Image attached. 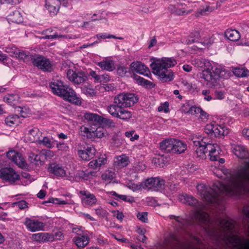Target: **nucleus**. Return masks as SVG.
I'll use <instances>...</instances> for the list:
<instances>
[{"label":"nucleus","instance_id":"62","mask_svg":"<svg viewBox=\"0 0 249 249\" xmlns=\"http://www.w3.org/2000/svg\"><path fill=\"white\" fill-rule=\"evenodd\" d=\"M214 42V39L213 37H208L207 39H205L203 42V44L205 45H206V46H209L211 44H212V43H213Z\"/></svg>","mask_w":249,"mask_h":249},{"label":"nucleus","instance_id":"51","mask_svg":"<svg viewBox=\"0 0 249 249\" xmlns=\"http://www.w3.org/2000/svg\"><path fill=\"white\" fill-rule=\"evenodd\" d=\"M15 204L21 210L24 209L28 207V203L24 200L19 201Z\"/></svg>","mask_w":249,"mask_h":249},{"label":"nucleus","instance_id":"4","mask_svg":"<svg viewBox=\"0 0 249 249\" xmlns=\"http://www.w3.org/2000/svg\"><path fill=\"white\" fill-rule=\"evenodd\" d=\"M50 87L53 93L64 100L76 105L81 104L80 98L77 97L74 90L61 81L54 80L50 83Z\"/></svg>","mask_w":249,"mask_h":249},{"label":"nucleus","instance_id":"61","mask_svg":"<svg viewBox=\"0 0 249 249\" xmlns=\"http://www.w3.org/2000/svg\"><path fill=\"white\" fill-rule=\"evenodd\" d=\"M114 216L118 219L121 221L123 220L124 217V214L122 212H120L119 211L114 212Z\"/></svg>","mask_w":249,"mask_h":249},{"label":"nucleus","instance_id":"14","mask_svg":"<svg viewBox=\"0 0 249 249\" xmlns=\"http://www.w3.org/2000/svg\"><path fill=\"white\" fill-rule=\"evenodd\" d=\"M24 224L27 229L32 232L43 230L45 226L43 223L28 217L26 218Z\"/></svg>","mask_w":249,"mask_h":249},{"label":"nucleus","instance_id":"38","mask_svg":"<svg viewBox=\"0 0 249 249\" xmlns=\"http://www.w3.org/2000/svg\"><path fill=\"white\" fill-rule=\"evenodd\" d=\"M28 160L31 163H33L36 165L41 164L40 156L33 153L31 152L29 153Z\"/></svg>","mask_w":249,"mask_h":249},{"label":"nucleus","instance_id":"19","mask_svg":"<svg viewBox=\"0 0 249 249\" xmlns=\"http://www.w3.org/2000/svg\"><path fill=\"white\" fill-rule=\"evenodd\" d=\"M192 64L201 72L204 71H208L211 69V63L210 61L203 58H195L192 60Z\"/></svg>","mask_w":249,"mask_h":249},{"label":"nucleus","instance_id":"46","mask_svg":"<svg viewBox=\"0 0 249 249\" xmlns=\"http://www.w3.org/2000/svg\"><path fill=\"white\" fill-rule=\"evenodd\" d=\"M200 111H201V108L194 106L190 107L189 110L187 111V113L192 115H195L199 114Z\"/></svg>","mask_w":249,"mask_h":249},{"label":"nucleus","instance_id":"63","mask_svg":"<svg viewBox=\"0 0 249 249\" xmlns=\"http://www.w3.org/2000/svg\"><path fill=\"white\" fill-rule=\"evenodd\" d=\"M242 134L244 139L249 140V129H243L242 130Z\"/></svg>","mask_w":249,"mask_h":249},{"label":"nucleus","instance_id":"1","mask_svg":"<svg viewBox=\"0 0 249 249\" xmlns=\"http://www.w3.org/2000/svg\"><path fill=\"white\" fill-rule=\"evenodd\" d=\"M225 182H215L213 187L199 184L196 188L201 196L208 202L215 205L222 204L224 195L239 196L245 188H249V160L245 161L232 173L224 174Z\"/></svg>","mask_w":249,"mask_h":249},{"label":"nucleus","instance_id":"52","mask_svg":"<svg viewBox=\"0 0 249 249\" xmlns=\"http://www.w3.org/2000/svg\"><path fill=\"white\" fill-rule=\"evenodd\" d=\"M169 104L168 103L165 102L163 105L160 106L158 107L159 111H164V112H168L169 111Z\"/></svg>","mask_w":249,"mask_h":249},{"label":"nucleus","instance_id":"45","mask_svg":"<svg viewBox=\"0 0 249 249\" xmlns=\"http://www.w3.org/2000/svg\"><path fill=\"white\" fill-rule=\"evenodd\" d=\"M147 215L148 213L147 212L138 213L137 214V217L142 222L147 223L148 222Z\"/></svg>","mask_w":249,"mask_h":249},{"label":"nucleus","instance_id":"6","mask_svg":"<svg viewBox=\"0 0 249 249\" xmlns=\"http://www.w3.org/2000/svg\"><path fill=\"white\" fill-rule=\"evenodd\" d=\"M224 72L225 70L221 66H212L211 65L210 70L204 71L203 72L200 73V77L207 82V85L212 87L217 79L224 76L223 73Z\"/></svg>","mask_w":249,"mask_h":249},{"label":"nucleus","instance_id":"64","mask_svg":"<svg viewBox=\"0 0 249 249\" xmlns=\"http://www.w3.org/2000/svg\"><path fill=\"white\" fill-rule=\"evenodd\" d=\"M101 79H100L99 82H105L106 83L109 80V77L107 74L100 75Z\"/></svg>","mask_w":249,"mask_h":249},{"label":"nucleus","instance_id":"54","mask_svg":"<svg viewBox=\"0 0 249 249\" xmlns=\"http://www.w3.org/2000/svg\"><path fill=\"white\" fill-rule=\"evenodd\" d=\"M54 141H38L39 144L44 145L48 148H51L53 144H54Z\"/></svg>","mask_w":249,"mask_h":249},{"label":"nucleus","instance_id":"40","mask_svg":"<svg viewBox=\"0 0 249 249\" xmlns=\"http://www.w3.org/2000/svg\"><path fill=\"white\" fill-rule=\"evenodd\" d=\"M114 174L111 171H107L102 174V178L103 180L110 182L114 178Z\"/></svg>","mask_w":249,"mask_h":249},{"label":"nucleus","instance_id":"11","mask_svg":"<svg viewBox=\"0 0 249 249\" xmlns=\"http://www.w3.org/2000/svg\"><path fill=\"white\" fill-rule=\"evenodd\" d=\"M0 178L3 180L13 183L19 179V176L11 167H4L0 170Z\"/></svg>","mask_w":249,"mask_h":249},{"label":"nucleus","instance_id":"36","mask_svg":"<svg viewBox=\"0 0 249 249\" xmlns=\"http://www.w3.org/2000/svg\"><path fill=\"white\" fill-rule=\"evenodd\" d=\"M19 117L17 115H11L5 118V124L10 126L17 125L19 123Z\"/></svg>","mask_w":249,"mask_h":249},{"label":"nucleus","instance_id":"9","mask_svg":"<svg viewBox=\"0 0 249 249\" xmlns=\"http://www.w3.org/2000/svg\"><path fill=\"white\" fill-rule=\"evenodd\" d=\"M205 131L212 138L213 137L218 139H223V137L227 136L229 132L227 128L218 125L214 122L207 124Z\"/></svg>","mask_w":249,"mask_h":249},{"label":"nucleus","instance_id":"10","mask_svg":"<svg viewBox=\"0 0 249 249\" xmlns=\"http://www.w3.org/2000/svg\"><path fill=\"white\" fill-rule=\"evenodd\" d=\"M33 65L44 71H53V63L49 59L41 55H36L33 60Z\"/></svg>","mask_w":249,"mask_h":249},{"label":"nucleus","instance_id":"42","mask_svg":"<svg viewBox=\"0 0 249 249\" xmlns=\"http://www.w3.org/2000/svg\"><path fill=\"white\" fill-rule=\"evenodd\" d=\"M96 37L98 39H99L100 38L106 39V38H111L118 39L120 40H122L123 39V38L122 37H116L115 36L109 35V34H107V33L97 34L96 35Z\"/></svg>","mask_w":249,"mask_h":249},{"label":"nucleus","instance_id":"41","mask_svg":"<svg viewBox=\"0 0 249 249\" xmlns=\"http://www.w3.org/2000/svg\"><path fill=\"white\" fill-rule=\"evenodd\" d=\"M95 211L96 214L102 218L106 217L108 214L107 211L101 206L95 209Z\"/></svg>","mask_w":249,"mask_h":249},{"label":"nucleus","instance_id":"49","mask_svg":"<svg viewBox=\"0 0 249 249\" xmlns=\"http://www.w3.org/2000/svg\"><path fill=\"white\" fill-rule=\"evenodd\" d=\"M224 92L222 91L216 90L214 93V99L222 100L224 98Z\"/></svg>","mask_w":249,"mask_h":249},{"label":"nucleus","instance_id":"60","mask_svg":"<svg viewBox=\"0 0 249 249\" xmlns=\"http://www.w3.org/2000/svg\"><path fill=\"white\" fill-rule=\"evenodd\" d=\"M90 75L92 76V77H93L96 81L98 82H100V79H101L100 75L97 74L96 71H91L90 72Z\"/></svg>","mask_w":249,"mask_h":249},{"label":"nucleus","instance_id":"33","mask_svg":"<svg viewBox=\"0 0 249 249\" xmlns=\"http://www.w3.org/2000/svg\"><path fill=\"white\" fill-rule=\"evenodd\" d=\"M134 78L139 84L141 85L146 88H152L155 86V85L153 82L146 80L140 76L135 75L134 76Z\"/></svg>","mask_w":249,"mask_h":249},{"label":"nucleus","instance_id":"56","mask_svg":"<svg viewBox=\"0 0 249 249\" xmlns=\"http://www.w3.org/2000/svg\"><path fill=\"white\" fill-rule=\"evenodd\" d=\"M47 202H51L53 203H55L58 204H68V202L66 201H61L59 200V199L58 198H52L51 200H49V201L46 202V203Z\"/></svg>","mask_w":249,"mask_h":249},{"label":"nucleus","instance_id":"26","mask_svg":"<svg viewBox=\"0 0 249 249\" xmlns=\"http://www.w3.org/2000/svg\"><path fill=\"white\" fill-rule=\"evenodd\" d=\"M76 246L81 249L87 246L89 242V238L87 235H79L72 239Z\"/></svg>","mask_w":249,"mask_h":249},{"label":"nucleus","instance_id":"31","mask_svg":"<svg viewBox=\"0 0 249 249\" xmlns=\"http://www.w3.org/2000/svg\"><path fill=\"white\" fill-rule=\"evenodd\" d=\"M129 159L124 155L116 157L114 161V165L118 168L126 166L129 163Z\"/></svg>","mask_w":249,"mask_h":249},{"label":"nucleus","instance_id":"15","mask_svg":"<svg viewBox=\"0 0 249 249\" xmlns=\"http://www.w3.org/2000/svg\"><path fill=\"white\" fill-rule=\"evenodd\" d=\"M48 170L50 173L58 177L63 178L68 177L64 167L61 164L52 163L50 164Z\"/></svg>","mask_w":249,"mask_h":249},{"label":"nucleus","instance_id":"24","mask_svg":"<svg viewBox=\"0 0 249 249\" xmlns=\"http://www.w3.org/2000/svg\"><path fill=\"white\" fill-rule=\"evenodd\" d=\"M167 244L173 249H180L183 247V245L178 236L174 233L170 234Z\"/></svg>","mask_w":249,"mask_h":249},{"label":"nucleus","instance_id":"5","mask_svg":"<svg viewBox=\"0 0 249 249\" xmlns=\"http://www.w3.org/2000/svg\"><path fill=\"white\" fill-rule=\"evenodd\" d=\"M193 143L198 158L205 159L206 153L209 152V156L212 161H216L219 159L220 149L217 144L206 142L205 141H193Z\"/></svg>","mask_w":249,"mask_h":249},{"label":"nucleus","instance_id":"47","mask_svg":"<svg viewBox=\"0 0 249 249\" xmlns=\"http://www.w3.org/2000/svg\"><path fill=\"white\" fill-rule=\"evenodd\" d=\"M117 73L121 76H124L127 71V68L124 66H119L117 68Z\"/></svg>","mask_w":249,"mask_h":249},{"label":"nucleus","instance_id":"59","mask_svg":"<svg viewBox=\"0 0 249 249\" xmlns=\"http://www.w3.org/2000/svg\"><path fill=\"white\" fill-rule=\"evenodd\" d=\"M21 0H0L1 3H6L11 4H16L20 2Z\"/></svg>","mask_w":249,"mask_h":249},{"label":"nucleus","instance_id":"13","mask_svg":"<svg viewBox=\"0 0 249 249\" xmlns=\"http://www.w3.org/2000/svg\"><path fill=\"white\" fill-rule=\"evenodd\" d=\"M83 117L89 123L90 126L93 127L98 125L102 123H106V121H109L112 123L111 120H107L101 116L93 113L86 112L84 114Z\"/></svg>","mask_w":249,"mask_h":249},{"label":"nucleus","instance_id":"16","mask_svg":"<svg viewBox=\"0 0 249 249\" xmlns=\"http://www.w3.org/2000/svg\"><path fill=\"white\" fill-rule=\"evenodd\" d=\"M164 184V180L159 178H154L147 179L145 182V187L148 189L155 191L160 189Z\"/></svg>","mask_w":249,"mask_h":249},{"label":"nucleus","instance_id":"55","mask_svg":"<svg viewBox=\"0 0 249 249\" xmlns=\"http://www.w3.org/2000/svg\"><path fill=\"white\" fill-rule=\"evenodd\" d=\"M98 162H99V164L100 167H101L103 165H105L107 162V158L105 155L103 157H99L97 160Z\"/></svg>","mask_w":249,"mask_h":249},{"label":"nucleus","instance_id":"25","mask_svg":"<svg viewBox=\"0 0 249 249\" xmlns=\"http://www.w3.org/2000/svg\"><path fill=\"white\" fill-rule=\"evenodd\" d=\"M61 3L58 0H46V7L52 15H55L59 10V6Z\"/></svg>","mask_w":249,"mask_h":249},{"label":"nucleus","instance_id":"30","mask_svg":"<svg viewBox=\"0 0 249 249\" xmlns=\"http://www.w3.org/2000/svg\"><path fill=\"white\" fill-rule=\"evenodd\" d=\"M225 36L230 41H236L240 38L239 32L235 29H228L225 32Z\"/></svg>","mask_w":249,"mask_h":249},{"label":"nucleus","instance_id":"27","mask_svg":"<svg viewBox=\"0 0 249 249\" xmlns=\"http://www.w3.org/2000/svg\"><path fill=\"white\" fill-rule=\"evenodd\" d=\"M234 154L240 159H247L248 156V151L247 148L241 145H236L232 147Z\"/></svg>","mask_w":249,"mask_h":249},{"label":"nucleus","instance_id":"28","mask_svg":"<svg viewBox=\"0 0 249 249\" xmlns=\"http://www.w3.org/2000/svg\"><path fill=\"white\" fill-rule=\"evenodd\" d=\"M32 237L34 240L39 242L52 241L54 240L53 235L49 233H38L34 234L32 235Z\"/></svg>","mask_w":249,"mask_h":249},{"label":"nucleus","instance_id":"7","mask_svg":"<svg viewBox=\"0 0 249 249\" xmlns=\"http://www.w3.org/2000/svg\"><path fill=\"white\" fill-rule=\"evenodd\" d=\"M160 148L166 153L180 154L187 149V145L183 141H161Z\"/></svg>","mask_w":249,"mask_h":249},{"label":"nucleus","instance_id":"53","mask_svg":"<svg viewBox=\"0 0 249 249\" xmlns=\"http://www.w3.org/2000/svg\"><path fill=\"white\" fill-rule=\"evenodd\" d=\"M199 114L200 115L198 118L199 119L201 120V121L203 122L206 121L209 116V115L202 109L201 111H200Z\"/></svg>","mask_w":249,"mask_h":249},{"label":"nucleus","instance_id":"35","mask_svg":"<svg viewBox=\"0 0 249 249\" xmlns=\"http://www.w3.org/2000/svg\"><path fill=\"white\" fill-rule=\"evenodd\" d=\"M19 97L17 94H8L3 98L4 102L9 103L10 105H15L18 102Z\"/></svg>","mask_w":249,"mask_h":249},{"label":"nucleus","instance_id":"21","mask_svg":"<svg viewBox=\"0 0 249 249\" xmlns=\"http://www.w3.org/2000/svg\"><path fill=\"white\" fill-rule=\"evenodd\" d=\"M14 52L15 56L18 57L19 59L23 60L24 62L28 63L29 62H32L33 63V60L35 58V56L31 54L29 52H26L23 51H21L19 49H15Z\"/></svg>","mask_w":249,"mask_h":249},{"label":"nucleus","instance_id":"48","mask_svg":"<svg viewBox=\"0 0 249 249\" xmlns=\"http://www.w3.org/2000/svg\"><path fill=\"white\" fill-rule=\"evenodd\" d=\"M212 11L210 6H207L205 8H201L198 9V13L201 15H206Z\"/></svg>","mask_w":249,"mask_h":249},{"label":"nucleus","instance_id":"57","mask_svg":"<svg viewBox=\"0 0 249 249\" xmlns=\"http://www.w3.org/2000/svg\"><path fill=\"white\" fill-rule=\"evenodd\" d=\"M98 161L97 160H93L89 163V166L93 169H96L98 167H100L99 164H98Z\"/></svg>","mask_w":249,"mask_h":249},{"label":"nucleus","instance_id":"22","mask_svg":"<svg viewBox=\"0 0 249 249\" xmlns=\"http://www.w3.org/2000/svg\"><path fill=\"white\" fill-rule=\"evenodd\" d=\"M42 34L44 35V36L41 37L42 39H54L58 38L61 40L67 38L66 35H58L56 32H53V30L51 28L43 31L42 32Z\"/></svg>","mask_w":249,"mask_h":249},{"label":"nucleus","instance_id":"32","mask_svg":"<svg viewBox=\"0 0 249 249\" xmlns=\"http://www.w3.org/2000/svg\"><path fill=\"white\" fill-rule=\"evenodd\" d=\"M27 135L30 140H40L41 133L37 128L34 127L28 130Z\"/></svg>","mask_w":249,"mask_h":249},{"label":"nucleus","instance_id":"43","mask_svg":"<svg viewBox=\"0 0 249 249\" xmlns=\"http://www.w3.org/2000/svg\"><path fill=\"white\" fill-rule=\"evenodd\" d=\"M82 91L87 96H93L96 94V91L90 87H85L83 88Z\"/></svg>","mask_w":249,"mask_h":249},{"label":"nucleus","instance_id":"23","mask_svg":"<svg viewBox=\"0 0 249 249\" xmlns=\"http://www.w3.org/2000/svg\"><path fill=\"white\" fill-rule=\"evenodd\" d=\"M7 157L20 167H25L26 165L25 161L23 159L21 156H19L15 151L8 152L7 153Z\"/></svg>","mask_w":249,"mask_h":249},{"label":"nucleus","instance_id":"34","mask_svg":"<svg viewBox=\"0 0 249 249\" xmlns=\"http://www.w3.org/2000/svg\"><path fill=\"white\" fill-rule=\"evenodd\" d=\"M9 19L12 22L19 24L23 21V18L21 13L18 11H15L9 15Z\"/></svg>","mask_w":249,"mask_h":249},{"label":"nucleus","instance_id":"44","mask_svg":"<svg viewBox=\"0 0 249 249\" xmlns=\"http://www.w3.org/2000/svg\"><path fill=\"white\" fill-rule=\"evenodd\" d=\"M111 194L114 196H117L120 199L123 200L124 201L132 202L133 201V198H128L127 196L125 195H120L117 194L115 192H111Z\"/></svg>","mask_w":249,"mask_h":249},{"label":"nucleus","instance_id":"12","mask_svg":"<svg viewBox=\"0 0 249 249\" xmlns=\"http://www.w3.org/2000/svg\"><path fill=\"white\" fill-rule=\"evenodd\" d=\"M67 75L69 80L75 84H80L87 78L85 73L82 71H73L69 69L67 71Z\"/></svg>","mask_w":249,"mask_h":249},{"label":"nucleus","instance_id":"29","mask_svg":"<svg viewBox=\"0 0 249 249\" xmlns=\"http://www.w3.org/2000/svg\"><path fill=\"white\" fill-rule=\"evenodd\" d=\"M97 65L102 70L109 71H112L115 69L114 62L112 60H103L98 62Z\"/></svg>","mask_w":249,"mask_h":249},{"label":"nucleus","instance_id":"2","mask_svg":"<svg viewBox=\"0 0 249 249\" xmlns=\"http://www.w3.org/2000/svg\"><path fill=\"white\" fill-rule=\"evenodd\" d=\"M138 97L133 93H122L116 96L113 104L107 107V110L110 115L120 119L126 120L132 116L130 111L124 107L134 105L138 101Z\"/></svg>","mask_w":249,"mask_h":249},{"label":"nucleus","instance_id":"50","mask_svg":"<svg viewBox=\"0 0 249 249\" xmlns=\"http://www.w3.org/2000/svg\"><path fill=\"white\" fill-rule=\"evenodd\" d=\"M202 94L204 96V99L207 101H210L212 99V97L210 95V91L209 90H203Z\"/></svg>","mask_w":249,"mask_h":249},{"label":"nucleus","instance_id":"18","mask_svg":"<svg viewBox=\"0 0 249 249\" xmlns=\"http://www.w3.org/2000/svg\"><path fill=\"white\" fill-rule=\"evenodd\" d=\"M132 71H136L141 74L150 77L151 75L149 69L141 62H133L130 65Z\"/></svg>","mask_w":249,"mask_h":249},{"label":"nucleus","instance_id":"58","mask_svg":"<svg viewBox=\"0 0 249 249\" xmlns=\"http://www.w3.org/2000/svg\"><path fill=\"white\" fill-rule=\"evenodd\" d=\"M56 147L59 150H67L68 147L64 142H59L56 143Z\"/></svg>","mask_w":249,"mask_h":249},{"label":"nucleus","instance_id":"37","mask_svg":"<svg viewBox=\"0 0 249 249\" xmlns=\"http://www.w3.org/2000/svg\"><path fill=\"white\" fill-rule=\"evenodd\" d=\"M200 33L198 31H195L191 33L186 40V42L187 44H191L198 42L200 40Z\"/></svg>","mask_w":249,"mask_h":249},{"label":"nucleus","instance_id":"20","mask_svg":"<svg viewBox=\"0 0 249 249\" xmlns=\"http://www.w3.org/2000/svg\"><path fill=\"white\" fill-rule=\"evenodd\" d=\"M80 194L84 196L81 198L82 202L84 205L92 206L96 203L97 199L93 194L85 190L80 191Z\"/></svg>","mask_w":249,"mask_h":249},{"label":"nucleus","instance_id":"17","mask_svg":"<svg viewBox=\"0 0 249 249\" xmlns=\"http://www.w3.org/2000/svg\"><path fill=\"white\" fill-rule=\"evenodd\" d=\"M96 153L95 148L92 146L84 147V149L78 150V154L81 159L89 161L92 159Z\"/></svg>","mask_w":249,"mask_h":249},{"label":"nucleus","instance_id":"3","mask_svg":"<svg viewBox=\"0 0 249 249\" xmlns=\"http://www.w3.org/2000/svg\"><path fill=\"white\" fill-rule=\"evenodd\" d=\"M177 64L173 57H163L155 59L150 64L153 73L158 75L163 82L172 81L174 79L173 72L168 68Z\"/></svg>","mask_w":249,"mask_h":249},{"label":"nucleus","instance_id":"39","mask_svg":"<svg viewBox=\"0 0 249 249\" xmlns=\"http://www.w3.org/2000/svg\"><path fill=\"white\" fill-rule=\"evenodd\" d=\"M233 73L238 77H245L249 75V71L244 69L235 68L233 70Z\"/></svg>","mask_w":249,"mask_h":249},{"label":"nucleus","instance_id":"8","mask_svg":"<svg viewBox=\"0 0 249 249\" xmlns=\"http://www.w3.org/2000/svg\"><path fill=\"white\" fill-rule=\"evenodd\" d=\"M90 126L88 127L85 126H82L80 127L81 135L87 139L99 138L101 139L107 135L106 130L103 127Z\"/></svg>","mask_w":249,"mask_h":249}]
</instances>
